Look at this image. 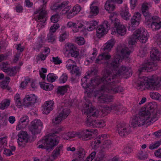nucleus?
Masks as SVG:
<instances>
[{"label":"nucleus","mask_w":161,"mask_h":161,"mask_svg":"<svg viewBox=\"0 0 161 161\" xmlns=\"http://www.w3.org/2000/svg\"><path fill=\"white\" fill-rule=\"evenodd\" d=\"M120 14L124 19L127 20L130 19L131 15L128 11V8L126 5L123 7L120 11Z\"/></svg>","instance_id":"nucleus-30"},{"label":"nucleus","mask_w":161,"mask_h":161,"mask_svg":"<svg viewBox=\"0 0 161 161\" xmlns=\"http://www.w3.org/2000/svg\"><path fill=\"white\" fill-rule=\"evenodd\" d=\"M25 122L26 121H19L16 126V130H19L25 127L26 124H28V123L26 124L25 123Z\"/></svg>","instance_id":"nucleus-52"},{"label":"nucleus","mask_w":161,"mask_h":161,"mask_svg":"<svg viewBox=\"0 0 161 161\" xmlns=\"http://www.w3.org/2000/svg\"><path fill=\"white\" fill-rule=\"evenodd\" d=\"M151 70V65L150 61L148 62L143 65L138 70L140 73L142 72H150Z\"/></svg>","instance_id":"nucleus-36"},{"label":"nucleus","mask_w":161,"mask_h":161,"mask_svg":"<svg viewBox=\"0 0 161 161\" xmlns=\"http://www.w3.org/2000/svg\"><path fill=\"white\" fill-rule=\"evenodd\" d=\"M47 41L49 42H53L55 41L56 38L53 33H49L47 35Z\"/></svg>","instance_id":"nucleus-63"},{"label":"nucleus","mask_w":161,"mask_h":161,"mask_svg":"<svg viewBox=\"0 0 161 161\" xmlns=\"http://www.w3.org/2000/svg\"><path fill=\"white\" fill-rule=\"evenodd\" d=\"M68 36V34L66 32H63L60 35L59 40L60 42H63L67 38Z\"/></svg>","instance_id":"nucleus-61"},{"label":"nucleus","mask_w":161,"mask_h":161,"mask_svg":"<svg viewBox=\"0 0 161 161\" xmlns=\"http://www.w3.org/2000/svg\"><path fill=\"white\" fill-rule=\"evenodd\" d=\"M152 71L158 69L157 63L161 62V53L155 48L152 49Z\"/></svg>","instance_id":"nucleus-9"},{"label":"nucleus","mask_w":161,"mask_h":161,"mask_svg":"<svg viewBox=\"0 0 161 161\" xmlns=\"http://www.w3.org/2000/svg\"><path fill=\"white\" fill-rule=\"evenodd\" d=\"M69 2L65 1L59 4L54 5L51 7V8L56 10L57 12H60L62 14H67L68 11L71 8V6H69L68 4Z\"/></svg>","instance_id":"nucleus-10"},{"label":"nucleus","mask_w":161,"mask_h":161,"mask_svg":"<svg viewBox=\"0 0 161 161\" xmlns=\"http://www.w3.org/2000/svg\"><path fill=\"white\" fill-rule=\"evenodd\" d=\"M160 110L158 109L157 103L152 102V120H158L160 115Z\"/></svg>","instance_id":"nucleus-20"},{"label":"nucleus","mask_w":161,"mask_h":161,"mask_svg":"<svg viewBox=\"0 0 161 161\" xmlns=\"http://www.w3.org/2000/svg\"><path fill=\"white\" fill-rule=\"evenodd\" d=\"M132 35L142 43H145L147 40V33L143 28H140L135 31Z\"/></svg>","instance_id":"nucleus-14"},{"label":"nucleus","mask_w":161,"mask_h":161,"mask_svg":"<svg viewBox=\"0 0 161 161\" xmlns=\"http://www.w3.org/2000/svg\"><path fill=\"white\" fill-rule=\"evenodd\" d=\"M63 149V145H59L53 151L52 153V156L55 159L57 158L60 155V153H62Z\"/></svg>","instance_id":"nucleus-32"},{"label":"nucleus","mask_w":161,"mask_h":161,"mask_svg":"<svg viewBox=\"0 0 161 161\" xmlns=\"http://www.w3.org/2000/svg\"><path fill=\"white\" fill-rule=\"evenodd\" d=\"M139 23V21L131 18L130 24L129 26V30L130 31L134 30L135 28L138 25Z\"/></svg>","instance_id":"nucleus-47"},{"label":"nucleus","mask_w":161,"mask_h":161,"mask_svg":"<svg viewBox=\"0 0 161 161\" xmlns=\"http://www.w3.org/2000/svg\"><path fill=\"white\" fill-rule=\"evenodd\" d=\"M145 121H132L130 123V126L132 129L137 127L141 126L144 125Z\"/></svg>","instance_id":"nucleus-49"},{"label":"nucleus","mask_w":161,"mask_h":161,"mask_svg":"<svg viewBox=\"0 0 161 161\" xmlns=\"http://www.w3.org/2000/svg\"><path fill=\"white\" fill-rule=\"evenodd\" d=\"M10 100L9 99H5L0 103V109L4 110L6 109L10 104Z\"/></svg>","instance_id":"nucleus-41"},{"label":"nucleus","mask_w":161,"mask_h":161,"mask_svg":"<svg viewBox=\"0 0 161 161\" xmlns=\"http://www.w3.org/2000/svg\"><path fill=\"white\" fill-rule=\"evenodd\" d=\"M60 130V128L56 130H52L51 133L43 137L38 142L37 147L46 149L48 152H50L58 143L59 137L56 134H58Z\"/></svg>","instance_id":"nucleus-2"},{"label":"nucleus","mask_w":161,"mask_h":161,"mask_svg":"<svg viewBox=\"0 0 161 161\" xmlns=\"http://www.w3.org/2000/svg\"><path fill=\"white\" fill-rule=\"evenodd\" d=\"M111 142L110 140H107L103 141L101 147V149L105 151L111 147Z\"/></svg>","instance_id":"nucleus-43"},{"label":"nucleus","mask_w":161,"mask_h":161,"mask_svg":"<svg viewBox=\"0 0 161 161\" xmlns=\"http://www.w3.org/2000/svg\"><path fill=\"white\" fill-rule=\"evenodd\" d=\"M89 75H88L83 77L81 80V84L82 87L84 89H86L85 93L87 94L88 97H90L92 95L95 87L96 86L99 85L101 82H103L104 84L101 87L105 85L104 81L103 79V77L101 78L97 77L94 79L91 80L89 79ZM101 89V88L98 91H95L94 92V95L95 97H98V101L100 103H102L100 102L98 100L99 96L101 95L99 93H97L96 94L95 93L96 92L100 91Z\"/></svg>","instance_id":"nucleus-3"},{"label":"nucleus","mask_w":161,"mask_h":161,"mask_svg":"<svg viewBox=\"0 0 161 161\" xmlns=\"http://www.w3.org/2000/svg\"><path fill=\"white\" fill-rule=\"evenodd\" d=\"M19 69V68L18 67H14L11 68L9 67L7 70V71L6 72V73L10 76H14L16 74L17 71Z\"/></svg>","instance_id":"nucleus-45"},{"label":"nucleus","mask_w":161,"mask_h":161,"mask_svg":"<svg viewBox=\"0 0 161 161\" xmlns=\"http://www.w3.org/2000/svg\"><path fill=\"white\" fill-rule=\"evenodd\" d=\"M8 136H5L3 137L0 138V152L4 148V146H7Z\"/></svg>","instance_id":"nucleus-46"},{"label":"nucleus","mask_w":161,"mask_h":161,"mask_svg":"<svg viewBox=\"0 0 161 161\" xmlns=\"http://www.w3.org/2000/svg\"><path fill=\"white\" fill-rule=\"evenodd\" d=\"M86 21L82 20H77L75 23L74 29H73V31L74 32H77L79 31L85 25Z\"/></svg>","instance_id":"nucleus-34"},{"label":"nucleus","mask_w":161,"mask_h":161,"mask_svg":"<svg viewBox=\"0 0 161 161\" xmlns=\"http://www.w3.org/2000/svg\"><path fill=\"white\" fill-rule=\"evenodd\" d=\"M97 54V51L96 48L93 49V51L90 53L89 57L86 58L84 64L86 65H88L90 63H92Z\"/></svg>","instance_id":"nucleus-27"},{"label":"nucleus","mask_w":161,"mask_h":161,"mask_svg":"<svg viewBox=\"0 0 161 161\" xmlns=\"http://www.w3.org/2000/svg\"><path fill=\"white\" fill-rule=\"evenodd\" d=\"M145 107L142 108L140 110L139 115L140 116L144 117L146 120L148 119L150 115L151 105L149 103L147 105H145Z\"/></svg>","instance_id":"nucleus-21"},{"label":"nucleus","mask_w":161,"mask_h":161,"mask_svg":"<svg viewBox=\"0 0 161 161\" xmlns=\"http://www.w3.org/2000/svg\"><path fill=\"white\" fill-rule=\"evenodd\" d=\"M102 53L97 57L95 60V63L98 64H102L105 61H107L111 58V56L108 52H104L102 51Z\"/></svg>","instance_id":"nucleus-23"},{"label":"nucleus","mask_w":161,"mask_h":161,"mask_svg":"<svg viewBox=\"0 0 161 161\" xmlns=\"http://www.w3.org/2000/svg\"><path fill=\"white\" fill-rule=\"evenodd\" d=\"M97 5V3L95 2H93L91 5L90 13L92 15L95 16L98 13L99 10Z\"/></svg>","instance_id":"nucleus-35"},{"label":"nucleus","mask_w":161,"mask_h":161,"mask_svg":"<svg viewBox=\"0 0 161 161\" xmlns=\"http://www.w3.org/2000/svg\"><path fill=\"white\" fill-rule=\"evenodd\" d=\"M137 40L136 38L132 35L128 39V44L130 46L134 45L136 42Z\"/></svg>","instance_id":"nucleus-54"},{"label":"nucleus","mask_w":161,"mask_h":161,"mask_svg":"<svg viewBox=\"0 0 161 161\" xmlns=\"http://www.w3.org/2000/svg\"><path fill=\"white\" fill-rule=\"evenodd\" d=\"M131 51L127 47L124 46H119L117 48L116 55L111 63L108 66L111 67L110 69H107L103 75V80L105 85L102 86L101 90L95 92L96 94L99 93V100L102 103H109L112 101L113 97L106 94L107 93H115L122 92L123 89L120 86H118L116 84L119 82L118 77H124L125 78L132 75L130 69L122 65L119 67L121 62V58H127Z\"/></svg>","instance_id":"nucleus-1"},{"label":"nucleus","mask_w":161,"mask_h":161,"mask_svg":"<svg viewBox=\"0 0 161 161\" xmlns=\"http://www.w3.org/2000/svg\"><path fill=\"white\" fill-rule=\"evenodd\" d=\"M152 98L161 101V95L157 92H153L152 93Z\"/></svg>","instance_id":"nucleus-60"},{"label":"nucleus","mask_w":161,"mask_h":161,"mask_svg":"<svg viewBox=\"0 0 161 161\" xmlns=\"http://www.w3.org/2000/svg\"><path fill=\"white\" fill-rule=\"evenodd\" d=\"M68 79V75L66 73L63 74L60 77L59 79L60 83H65Z\"/></svg>","instance_id":"nucleus-64"},{"label":"nucleus","mask_w":161,"mask_h":161,"mask_svg":"<svg viewBox=\"0 0 161 161\" xmlns=\"http://www.w3.org/2000/svg\"><path fill=\"white\" fill-rule=\"evenodd\" d=\"M18 139L17 142L19 145L24 146L25 144L28 142L29 136L26 132L20 131L18 135Z\"/></svg>","instance_id":"nucleus-18"},{"label":"nucleus","mask_w":161,"mask_h":161,"mask_svg":"<svg viewBox=\"0 0 161 161\" xmlns=\"http://www.w3.org/2000/svg\"><path fill=\"white\" fill-rule=\"evenodd\" d=\"M43 124L41 121H32L30 130L32 134L35 135L40 133L42 128Z\"/></svg>","instance_id":"nucleus-19"},{"label":"nucleus","mask_w":161,"mask_h":161,"mask_svg":"<svg viewBox=\"0 0 161 161\" xmlns=\"http://www.w3.org/2000/svg\"><path fill=\"white\" fill-rule=\"evenodd\" d=\"M80 139L82 140L87 141L92 139L94 135L97 133V129H86L80 131Z\"/></svg>","instance_id":"nucleus-11"},{"label":"nucleus","mask_w":161,"mask_h":161,"mask_svg":"<svg viewBox=\"0 0 161 161\" xmlns=\"http://www.w3.org/2000/svg\"><path fill=\"white\" fill-rule=\"evenodd\" d=\"M161 28V21L152 22V29L153 31L158 30Z\"/></svg>","instance_id":"nucleus-48"},{"label":"nucleus","mask_w":161,"mask_h":161,"mask_svg":"<svg viewBox=\"0 0 161 161\" xmlns=\"http://www.w3.org/2000/svg\"><path fill=\"white\" fill-rule=\"evenodd\" d=\"M81 68L77 66L76 65L70 70V73L73 75L79 76L81 75Z\"/></svg>","instance_id":"nucleus-44"},{"label":"nucleus","mask_w":161,"mask_h":161,"mask_svg":"<svg viewBox=\"0 0 161 161\" xmlns=\"http://www.w3.org/2000/svg\"><path fill=\"white\" fill-rule=\"evenodd\" d=\"M85 124L90 127H103L106 125L105 121H85Z\"/></svg>","instance_id":"nucleus-26"},{"label":"nucleus","mask_w":161,"mask_h":161,"mask_svg":"<svg viewBox=\"0 0 161 161\" xmlns=\"http://www.w3.org/2000/svg\"><path fill=\"white\" fill-rule=\"evenodd\" d=\"M68 103H62L58 106V109L60 112L55 117V121H62L64 120L70 113Z\"/></svg>","instance_id":"nucleus-7"},{"label":"nucleus","mask_w":161,"mask_h":161,"mask_svg":"<svg viewBox=\"0 0 161 161\" xmlns=\"http://www.w3.org/2000/svg\"><path fill=\"white\" fill-rule=\"evenodd\" d=\"M1 69L3 72H6L7 71L9 67L8 66V63H3L0 65Z\"/></svg>","instance_id":"nucleus-59"},{"label":"nucleus","mask_w":161,"mask_h":161,"mask_svg":"<svg viewBox=\"0 0 161 161\" xmlns=\"http://www.w3.org/2000/svg\"><path fill=\"white\" fill-rule=\"evenodd\" d=\"M58 78V77L56 76L54 74H49L47 76V79L49 82H53Z\"/></svg>","instance_id":"nucleus-51"},{"label":"nucleus","mask_w":161,"mask_h":161,"mask_svg":"<svg viewBox=\"0 0 161 161\" xmlns=\"http://www.w3.org/2000/svg\"><path fill=\"white\" fill-rule=\"evenodd\" d=\"M116 127L117 130L119 135L122 137L126 136L132 131V129L130 125L126 124L123 121H118Z\"/></svg>","instance_id":"nucleus-6"},{"label":"nucleus","mask_w":161,"mask_h":161,"mask_svg":"<svg viewBox=\"0 0 161 161\" xmlns=\"http://www.w3.org/2000/svg\"><path fill=\"white\" fill-rule=\"evenodd\" d=\"M105 8L109 13L114 11L115 8L114 2V0H108L105 4Z\"/></svg>","instance_id":"nucleus-29"},{"label":"nucleus","mask_w":161,"mask_h":161,"mask_svg":"<svg viewBox=\"0 0 161 161\" xmlns=\"http://www.w3.org/2000/svg\"><path fill=\"white\" fill-rule=\"evenodd\" d=\"M63 49L65 52H68L72 57L76 58L79 55V52L77 50V47L73 43L65 44Z\"/></svg>","instance_id":"nucleus-13"},{"label":"nucleus","mask_w":161,"mask_h":161,"mask_svg":"<svg viewBox=\"0 0 161 161\" xmlns=\"http://www.w3.org/2000/svg\"><path fill=\"white\" fill-rule=\"evenodd\" d=\"M30 80L29 78H25L24 80L22 81L20 85V88L21 89H25L27 84L30 82Z\"/></svg>","instance_id":"nucleus-53"},{"label":"nucleus","mask_w":161,"mask_h":161,"mask_svg":"<svg viewBox=\"0 0 161 161\" xmlns=\"http://www.w3.org/2000/svg\"><path fill=\"white\" fill-rule=\"evenodd\" d=\"M81 7L78 4L74 6L72 9L67 13L66 17L68 19H71L77 15L81 10Z\"/></svg>","instance_id":"nucleus-25"},{"label":"nucleus","mask_w":161,"mask_h":161,"mask_svg":"<svg viewBox=\"0 0 161 161\" xmlns=\"http://www.w3.org/2000/svg\"><path fill=\"white\" fill-rule=\"evenodd\" d=\"M54 104V102L53 100L46 101L42 106V113L46 114H48L53 109Z\"/></svg>","instance_id":"nucleus-22"},{"label":"nucleus","mask_w":161,"mask_h":161,"mask_svg":"<svg viewBox=\"0 0 161 161\" xmlns=\"http://www.w3.org/2000/svg\"><path fill=\"white\" fill-rule=\"evenodd\" d=\"M41 88L47 91H50L53 88V85L51 84L44 82L39 83Z\"/></svg>","instance_id":"nucleus-37"},{"label":"nucleus","mask_w":161,"mask_h":161,"mask_svg":"<svg viewBox=\"0 0 161 161\" xmlns=\"http://www.w3.org/2000/svg\"><path fill=\"white\" fill-rule=\"evenodd\" d=\"M68 103H62L58 106V109L60 112L55 117V121H62L64 120L70 113Z\"/></svg>","instance_id":"nucleus-8"},{"label":"nucleus","mask_w":161,"mask_h":161,"mask_svg":"<svg viewBox=\"0 0 161 161\" xmlns=\"http://www.w3.org/2000/svg\"><path fill=\"white\" fill-rule=\"evenodd\" d=\"M161 33H157L155 36L153 37L154 41L157 42L158 45L159 47H161Z\"/></svg>","instance_id":"nucleus-50"},{"label":"nucleus","mask_w":161,"mask_h":161,"mask_svg":"<svg viewBox=\"0 0 161 161\" xmlns=\"http://www.w3.org/2000/svg\"><path fill=\"white\" fill-rule=\"evenodd\" d=\"M75 42L79 45H81L84 44V39L81 37H76L75 38Z\"/></svg>","instance_id":"nucleus-55"},{"label":"nucleus","mask_w":161,"mask_h":161,"mask_svg":"<svg viewBox=\"0 0 161 161\" xmlns=\"http://www.w3.org/2000/svg\"><path fill=\"white\" fill-rule=\"evenodd\" d=\"M76 65L75 62L71 59H68L66 62V67L68 70H71Z\"/></svg>","instance_id":"nucleus-42"},{"label":"nucleus","mask_w":161,"mask_h":161,"mask_svg":"<svg viewBox=\"0 0 161 161\" xmlns=\"http://www.w3.org/2000/svg\"><path fill=\"white\" fill-rule=\"evenodd\" d=\"M107 136L106 134H103L99 136L96 138L94 140L92 145L94 146L95 148H97L99 145L102 142L103 143V141L107 138Z\"/></svg>","instance_id":"nucleus-28"},{"label":"nucleus","mask_w":161,"mask_h":161,"mask_svg":"<svg viewBox=\"0 0 161 161\" xmlns=\"http://www.w3.org/2000/svg\"><path fill=\"white\" fill-rule=\"evenodd\" d=\"M109 29V24L107 21H104L102 24L99 25L97 29V35L98 37H101L106 34Z\"/></svg>","instance_id":"nucleus-17"},{"label":"nucleus","mask_w":161,"mask_h":161,"mask_svg":"<svg viewBox=\"0 0 161 161\" xmlns=\"http://www.w3.org/2000/svg\"><path fill=\"white\" fill-rule=\"evenodd\" d=\"M114 23L115 29L114 31H112V34L114 35L117 33L119 35L122 36L126 34V28L124 25L120 23L119 19H115Z\"/></svg>","instance_id":"nucleus-12"},{"label":"nucleus","mask_w":161,"mask_h":161,"mask_svg":"<svg viewBox=\"0 0 161 161\" xmlns=\"http://www.w3.org/2000/svg\"><path fill=\"white\" fill-rule=\"evenodd\" d=\"M41 2H43L44 4L41 6L38 9L36 10L34 14L37 15L35 16L36 20L38 23L37 26L38 27L39 31L40 28H43L46 25L45 21L46 20V15L47 12L46 10L45 4L47 3L48 0H40Z\"/></svg>","instance_id":"nucleus-4"},{"label":"nucleus","mask_w":161,"mask_h":161,"mask_svg":"<svg viewBox=\"0 0 161 161\" xmlns=\"http://www.w3.org/2000/svg\"><path fill=\"white\" fill-rule=\"evenodd\" d=\"M161 88V78L155 75L152 76V89Z\"/></svg>","instance_id":"nucleus-24"},{"label":"nucleus","mask_w":161,"mask_h":161,"mask_svg":"<svg viewBox=\"0 0 161 161\" xmlns=\"http://www.w3.org/2000/svg\"><path fill=\"white\" fill-rule=\"evenodd\" d=\"M77 154L79 158H81L85 156V151L84 149L82 148H79L77 152Z\"/></svg>","instance_id":"nucleus-56"},{"label":"nucleus","mask_w":161,"mask_h":161,"mask_svg":"<svg viewBox=\"0 0 161 161\" xmlns=\"http://www.w3.org/2000/svg\"><path fill=\"white\" fill-rule=\"evenodd\" d=\"M81 111L83 113L87 114V121L92 119V117H97L101 113L99 110L96 109L92 105L90 101H88L84 104Z\"/></svg>","instance_id":"nucleus-5"},{"label":"nucleus","mask_w":161,"mask_h":161,"mask_svg":"<svg viewBox=\"0 0 161 161\" xmlns=\"http://www.w3.org/2000/svg\"><path fill=\"white\" fill-rule=\"evenodd\" d=\"M143 14L145 17V21L147 22H150L151 19L150 13L148 11L147 12H142Z\"/></svg>","instance_id":"nucleus-62"},{"label":"nucleus","mask_w":161,"mask_h":161,"mask_svg":"<svg viewBox=\"0 0 161 161\" xmlns=\"http://www.w3.org/2000/svg\"><path fill=\"white\" fill-rule=\"evenodd\" d=\"M97 25L98 22L95 20L89 22L86 21L85 25L86 26L85 27L88 31H92L95 29Z\"/></svg>","instance_id":"nucleus-31"},{"label":"nucleus","mask_w":161,"mask_h":161,"mask_svg":"<svg viewBox=\"0 0 161 161\" xmlns=\"http://www.w3.org/2000/svg\"><path fill=\"white\" fill-rule=\"evenodd\" d=\"M37 98L34 94L26 95L23 99L22 104L25 107H32L36 102Z\"/></svg>","instance_id":"nucleus-16"},{"label":"nucleus","mask_w":161,"mask_h":161,"mask_svg":"<svg viewBox=\"0 0 161 161\" xmlns=\"http://www.w3.org/2000/svg\"><path fill=\"white\" fill-rule=\"evenodd\" d=\"M59 27V25L58 24H53L50 27L49 33L53 34Z\"/></svg>","instance_id":"nucleus-57"},{"label":"nucleus","mask_w":161,"mask_h":161,"mask_svg":"<svg viewBox=\"0 0 161 161\" xmlns=\"http://www.w3.org/2000/svg\"><path fill=\"white\" fill-rule=\"evenodd\" d=\"M46 55H45L43 53H41L38 55L36 58L37 62L38 63L40 60L42 61H44L46 59Z\"/></svg>","instance_id":"nucleus-58"},{"label":"nucleus","mask_w":161,"mask_h":161,"mask_svg":"<svg viewBox=\"0 0 161 161\" xmlns=\"http://www.w3.org/2000/svg\"><path fill=\"white\" fill-rule=\"evenodd\" d=\"M79 135H80V131H73L68 133L67 134V137H65L64 135L63 136V137L65 140H67L69 139L73 138L75 137H77L80 139Z\"/></svg>","instance_id":"nucleus-40"},{"label":"nucleus","mask_w":161,"mask_h":161,"mask_svg":"<svg viewBox=\"0 0 161 161\" xmlns=\"http://www.w3.org/2000/svg\"><path fill=\"white\" fill-rule=\"evenodd\" d=\"M69 88V86L67 85L58 87L57 88V94L58 95H64L67 92Z\"/></svg>","instance_id":"nucleus-39"},{"label":"nucleus","mask_w":161,"mask_h":161,"mask_svg":"<svg viewBox=\"0 0 161 161\" xmlns=\"http://www.w3.org/2000/svg\"><path fill=\"white\" fill-rule=\"evenodd\" d=\"M106 158L105 151L101 149L95 159V161H103Z\"/></svg>","instance_id":"nucleus-38"},{"label":"nucleus","mask_w":161,"mask_h":161,"mask_svg":"<svg viewBox=\"0 0 161 161\" xmlns=\"http://www.w3.org/2000/svg\"><path fill=\"white\" fill-rule=\"evenodd\" d=\"M115 42V40L113 38H112L108 40L107 42L105 43L104 45V47L101 49V51L104 52L106 50L109 51L113 47Z\"/></svg>","instance_id":"nucleus-33"},{"label":"nucleus","mask_w":161,"mask_h":161,"mask_svg":"<svg viewBox=\"0 0 161 161\" xmlns=\"http://www.w3.org/2000/svg\"><path fill=\"white\" fill-rule=\"evenodd\" d=\"M151 81V79L148 77L143 76L140 78L137 85V89L142 91L149 89L150 87Z\"/></svg>","instance_id":"nucleus-15"}]
</instances>
